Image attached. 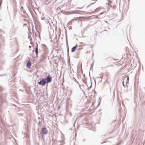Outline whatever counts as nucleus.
<instances>
[{"label": "nucleus", "instance_id": "1", "mask_svg": "<svg viewBox=\"0 0 145 145\" xmlns=\"http://www.w3.org/2000/svg\"><path fill=\"white\" fill-rule=\"evenodd\" d=\"M129 78L128 76H126V77L123 78L122 79H123V80L124 81V82L125 81V85L127 87V91L128 90H129L131 89V88H128L129 87L128 86V84L129 83Z\"/></svg>", "mask_w": 145, "mask_h": 145}, {"label": "nucleus", "instance_id": "2", "mask_svg": "<svg viewBox=\"0 0 145 145\" xmlns=\"http://www.w3.org/2000/svg\"><path fill=\"white\" fill-rule=\"evenodd\" d=\"M39 80L40 81L38 82V83L39 85L43 86H45L47 83L44 78H40Z\"/></svg>", "mask_w": 145, "mask_h": 145}, {"label": "nucleus", "instance_id": "3", "mask_svg": "<svg viewBox=\"0 0 145 145\" xmlns=\"http://www.w3.org/2000/svg\"><path fill=\"white\" fill-rule=\"evenodd\" d=\"M48 131L47 128L44 127L41 129L40 133L41 135H46L48 133Z\"/></svg>", "mask_w": 145, "mask_h": 145}, {"label": "nucleus", "instance_id": "4", "mask_svg": "<svg viewBox=\"0 0 145 145\" xmlns=\"http://www.w3.org/2000/svg\"><path fill=\"white\" fill-rule=\"evenodd\" d=\"M47 83L50 82L52 81V78L50 74H48V76L44 78Z\"/></svg>", "mask_w": 145, "mask_h": 145}, {"label": "nucleus", "instance_id": "5", "mask_svg": "<svg viewBox=\"0 0 145 145\" xmlns=\"http://www.w3.org/2000/svg\"><path fill=\"white\" fill-rule=\"evenodd\" d=\"M31 65V63L29 60L26 64V66L28 68H30Z\"/></svg>", "mask_w": 145, "mask_h": 145}, {"label": "nucleus", "instance_id": "6", "mask_svg": "<svg viewBox=\"0 0 145 145\" xmlns=\"http://www.w3.org/2000/svg\"><path fill=\"white\" fill-rule=\"evenodd\" d=\"M35 53L36 54V57H38V45L37 44V47L35 48Z\"/></svg>", "mask_w": 145, "mask_h": 145}, {"label": "nucleus", "instance_id": "7", "mask_svg": "<svg viewBox=\"0 0 145 145\" xmlns=\"http://www.w3.org/2000/svg\"><path fill=\"white\" fill-rule=\"evenodd\" d=\"M77 45V44L74 46L71 49V52H75L76 49Z\"/></svg>", "mask_w": 145, "mask_h": 145}, {"label": "nucleus", "instance_id": "8", "mask_svg": "<svg viewBox=\"0 0 145 145\" xmlns=\"http://www.w3.org/2000/svg\"><path fill=\"white\" fill-rule=\"evenodd\" d=\"M31 34L32 33L31 32H29L28 34V38L30 39V41H31L32 40V38L31 37Z\"/></svg>", "mask_w": 145, "mask_h": 145}, {"label": "nucleus", "instance_id": "9", "mask_svg": "<svg viewBox=\"0 0 145 145\" xmlns=\"http://www.w3.org/2000/svg\"><path fill=\"white\" fill-rule=\"evenodd\" d=\"M65 37H66V44H67V46H68V41L67 35L66 32V33H65Z\"/></svg>", "mask_w": 145, "mask_h": 145}, {"label": "nucleus", "instance_id": "10", "mask_svg": "<svg viewBox=\"0 0 145 145\" xmlns=\"http://www.w3.org/2000/svg\"><path fill=\"white\" fill-rule=\"evenodd\" d=\"M110 6L112 8L114 9H115L116 8V5H115L114 6H112L111 5H110Z\"/></svg>", "mask_w": 145, "mask_h": 145}, {"label": "nucleus", "instance_id": "11", "mask_svg": "<svg viewBox=\"0 0 145 145\" xmlns=\"http://www.w3.org/2000/svg\"><path fill=\"white\" fill-rule=\"evenodd\" d=\"M121 81L122 82V85L123 87H125V84H124V81L123 80V79H122Z\"/></svg>", "mask_w": 145, "mask_h": 145}, {"label": "nucleus", "instance_id": "12", "mask_svg": "<svg viewBox=\"0 0 145 145\" xmlns=\"http://www.w3.org/2000/svg\"><path fill=\"white\" fill-rule=\"evenodd\" d=\"M95 3H92V4H89V5H88L87 7H86V8H88L89 7H90L92 5H93V4H94Z\"/></svg>", "mask_w": 145, "mask_h": 145}, {"label": "nucleus", "instance_id": "13", "mask_svg": "<svg viewBox=\"0 0 145 145\" xmlns=\"http://www.w3.org/2000/svg\"><path fill=\"white\" fill-rule=\"evenodd\" d=\"M79 85V87L80 88V89H81L82 91L83 92V93L84 94L85 93V92L82 89V88L81 87V86L80 85V84H78Z\"/></svg>", "mask_w": 145, "mask_h": 145}, {"label": "nucleus", "instance_id": "14", "mask_svg": "<svg viewBox=\"0 0 145 145\" xmlns=\"http://www.w3.org/2000/svg\"><path fill=\"white\" fill-rule=\"evenodd\" d=\"M93 64H94V62H93L92 63V64L91 65V67H90V69H92V68H93Z\"/></svg>", "mask_w": 145, "mask_h": 145}, {"label": "nucleus", "instance_id": "15", "mask_svg": "<svg viewBox=\"0 0 145 145\" xmlns=\"http://www.w3.org/2000/svg\"><path fill=\"white\" fill-rule=\"evenodd\" d=\"M91 85L89 86V88H88V89H89V88H91L92 87V82H91Z\"/></svg>", "mask_w": 145, "mask_h": 145}, {"label": "nucleus", "instance_id": "16", "mask_svg": "<svg viewBox=\"0 0 145 145\" xmlns=\"http://www.w3.org/2000/svg\"><path fill=\"white\" fill-rule=\"evenodd\" d=\"M41 122H39L38 123V125L40 126V127L41 126Z\"/></svg>", "mask_w": 145, "mask_h": 145}, {"label": "nucleus", "instance_id": "17", "mask_svg": "<svg viewBox=\"0 0 145 145\" xmlns=\"http://www.w3.org/2000/svg\"><path fill=\"white\" fill-rule=\"evenodd\" d=\"M73 80L75 82L76 81V80L75 79V78L74 77H73Z\"/></svg>", "mask_w": 145, "mask_h": 145}, {"label": "nucleus", "instance_id": "18", "mask_svg": "<svg viewBox=\"0 0 145 145\" xmlns=\"http://www.w3.org/2000/svg\"><path fill=\"white\" fill-rule=\"evenodd\" d=\"M12 106H14V107H16L17 106V105H16L14 104H12Z\"/></svg>", "mask_w": 145, "mask_h": 145}, {"label": "nucleus", "instance_id": "19", "mask_svg": "<svg viewBox=\"0 0 145 145\" xmlns=\"http://www.w3.org/2000/svg\"><path fill=\"white\" fill-rule=\"evenodd\" d=\"M31 41V45H33V43L32 41V40H31V41Z\"/></svg>", "mask_w": 145, "mask_h": 145}, {"label": "nucleus", "instance_id": "20", "mask_svg": "<svg viewBox=\"0 0 145 145\" xmlns=\"http://www.w3.org/2000/svg\"><path fill=\"white\" fill-rule=\"evenodd\" d=\"M2 2V0H0V5H1Z\"/></svg>", "mask_w": 145, "mask_h": 145}, {"label": "nucleus", "instance_id": "21", "mask_svg": "<svg viewBox=\"0 0 145 145\" xmlns=\"http://www.w3.org/2000/svg\"><path fill=\"white\" fill-rule=\"evenodd\" d=\"M41 19L42 20H44L45 19V17H42L41 18Z\"/></svg>", "mask_w": 145, "mask_h": 145}, {"label": "nucleus", "instance_id": "22", "mask_svg": "<svg viewBox=\"0 0 145 145\" xmlns=\"http://www.w3.org/2000/svg\"><path fill=\"white\" fill-rule=\"evenodd\" d=\"M104 12H101L99 14V15H102V14H103V13H104Z\"/></svg>", "mask_w": 145, "mask_h": 145}, {"label": "nucleus", "instance_id": "23", "mask_svg": "<svg viewBox=\"0 0 145 145\" xmlns=\"http://www.w3.org/2000/svg\"><path fill=\"white\" fill-rule=\"evenodd\" d=\"M18 114H20V115L21 116H23V114L22 113H21Z\"/></svg>", "mask_w": 145, "mask_h": 145}, {"label": "nucleus", "instance_id": "24", "mask_svg": "<svg viewBox=\"0 0 145 145\" xmlns=\"http://www.w3.org/2000/svg\"><path fill=\"white\" fill-rule=\"evenodd\" d=\"M42 135V138H44V136L45 135Z\"/></svg>", "mask_w": 145, "mask_h": 145}, {"label": "nucleus", "instance_id": "25", "mask_svg": "<svg viewBox=\"0 0 145 145\" xmlns=\"http://www.w3.org/2000/svg\"><path fill=\"white\" fill-rule=\"evenodd\" d=\"M67 61L68 63H70V60L69 59H68Z\"/></svg>", "mask_w": 145, "mask_h": 145}, {"label": "nucleus", "instance_id": "26", "mask_svg": "<svg viewBox=\"0 0 145 145\" xmlns=\"http://www.w3.org/2000/svg\"><path fill=\"white\" fill-rule=\"evenodd\" d=\"M82 8H79V7H78L77 8V9H81Z\"/></svg>", "mask_w": 145, "mask_h": 145}, {"label": "nucleus", "instance_id": "27", "mask_svg": "<svg viewBox=\"0 0 145 145\" xmlns=\"http://www.w3.org/2000/svg\"><path fill=\"white\" fill-rule=\"evenodd\" d=\"M90 102V101H87V103L88 104V103H89Z\"/></svg>", "mask_w": 145, "mask_h": 145}, {"label": "nucleus", "instance_id": "28", "mask_svg": "<svg viewBox=\"0 0 145 145\" xmlns=\"http://www.w3.org/2000/svg\"><path fill=\"white\" fill-rule=\"evenodd\" d=\"M99 8H96V11L98 10H99Z\"/></svg>", "mask_w": 145, "mask_h": 145}, {"label": "nucleus", "instance_id": "29", "mask_svg": "<svg viewBox=\"0 0 145 145\" xmlns=\"http://www.w3.org/2000/svg\"><path fill=\"white\" fill-rule=\"evenodd\" d=\"M108 2H109L110 3H112V1H109V0H108Z\"/></svg>", "mask_w": 145, "mask_h": 145}, {"label": "nucleus", "instance_id": "30", "mask_svg": "<svg viewBox=\"0 0 145 145\" xmlns=\"http://www.w3.org/2000/svg\"><path fill=\"white\" fill-rule=\"evenodd\" d=\"M75 82H76L78 84H79V82H78L77 81H76Z\"/></svg>", "mask_w": 145, "mask_h": 145}, {"label": "nucleus", "instance_id": "31", "mask_svg": "<svg viewBox=\"0 0 145 145\" xmlns=\"http://www.w3.org/2000/svg\"><path fill=\"white\" fill-rule=\"evenodd\" d=\"M93 105H94V103H92L91 106H93Z\"/></svg>", "mask_w": 145, "mask_h": 145}, {"label": "nucleus", "instance_id": "32", "mask_svg": "<svg viewBox=\"0 0 145 145\" xmlns=\"http://www.w3.org/2000/svg\"><path fill=\"white\" fill-rule=\"evenodd\" d=\"M29 48H31V46H29Z\"/></svg>", "mask_w": 145, "mask_h": 145}, {"label": "nucleus", "instance_id": "33", "mask_svg": "<svg viewBox=\"0 0 145 145\" xmlns=\"http://www.w3.org/2000/svg\"><path fill=\"white\" fill-rule=\"evenodd\" d=\"M107 4L108 5H109V6L110 5L109 3H106V4Z\"/></svg>", "mask_w": 145, "mask_h": 145}, {"label": "nucleus", "instance_id": "34", "mask_svg": "<svg viewBox=\"0 0 145 145\" xmlns=\"http://www.w3.org/2000/svg\"><path fill=\"white\" fill-rule=\"evenodd\" d=\"M99 78H101V79H102L103 78V77H99Z\"/></svg>", "mask_w": 145, "mask_h": 145}, {"label": "nucleus", "instance_id": "35", "mask_svg": "<svg viewBox=\"0 0 145 145\" xmlns=\"http://www.w3.org/2000/svg\"><path fill=\"white\" fill-rule=\"evenodd\" d=\"M1 5H0V9H1Z\"/></svg>", "mask_w": 145, "mask_h": 145}, {"label": "nucleus", "instance_id": "36", "mask_svg": "<svg viewBox=\"0 0 145 145\" xmlns=\"http://www.w3.org/2000/svg\"><path fill=\"white\" fill-rule=\"evenodd\" d=\"M120 144L119 143V144H118L117 145H120Z\"/></svg>", "mask_w": 145, "mask_h": 145}, {"label": "nucleus", "instance_id": "37", "mask_svg": "<svg viewBox=\"0 0 145 145\" xmlns=\"http://www.w3.org/2000/svg\"><path fill=\"white\" fill-rule=\"evenodd\" d=\"M94 92H95V94H96V93H97V92H96L95 91H94Z\"/></svg>", "mask_w": 145, "mask_h": 145}, {"label": "nucleus", "instance_id": "38", "mask_svg": "<svg viewBox=\"0 0 145 145\" xmlns=\"http://www.w3.org/2000/svg\"><path fill=\"white\" fill-rule=\"evenodd\" d=\"M99 18V19H101V18H100V17H98V18Z\"/></svg>", "mask_w": 145, "mask_h": 145}, {"label": "nucleus", "instance_id": "39", "mask_svg": "<svg viewBox=\"0 0 145 145\" xmlns=\"http://www.w3.org/2000/svg\"><path fill=\"white\" fill-rule=\"evenodd\" d=\"M84 83L85 84H86V82H84Z\"/></svg>", "mask_w": 145, "mask_h": 145}, {"label": "nucleus", "instance_id": "40", "mask_svg": "<svg viewBox=\"0 0 145 145\" xmlns=\"http://www.w3.org/2000/svg\"><path fill=\"white\" fill-rule=\"evenodd\" d=\"M85 141V139H84L83 140V141Z\"/></svg>", "mask_w": 145, "mask_h": 145}, {"label": "nucleus", "instance_id": "41", "mask_svg": "<svg viewBox=\"0 0 145 145\" xmlns=\"http://www.w3.org/2000/svg\"><path fill=\"white\" fill-rule=\"evenodd\" d=\"M82 86H84V84H83V85H82Z\"/></svg>", "mask_w": 145, "mask_h": 145}, {"label": "nucleus", "instance_id": "42", "mask_svg": "<svg viewBox=\"0 0 145 145\" xmlns=\"http://www.w3.org/2000/svg\"><path fill=\"white\" fill-rule=\"evenodd\" d=\"M38 119H40V118H38Z\"/></svg>", "mask_w": 145, "mask_h": 145}, {"label": "nucleus", "instance_id": "43", "mask_svg": "<svg viewBox=\"0 0 145 145\" xmlns=\"http://www.w3.org/2000/svg\"><path fill=\"white\" fill-rule=\"evenodd\" d=\"M105 142H103V143H102V144H103V143H105Z\"/></svg>", "mask_w": 145, "mask_h": 145}, {"label": "nucleus", "instance_id": "44", "mask_svg": "<svg viewBox=\"0 0 145 145\" xmlns=\"http://www.w3.org/2000/svg\"><path fill=\"white\" fill-rule=\"evenodd\" d=\"M82 81L84 82V81L83 80H82Z\"/></svg>", "mask_w": 145, "mask_h": 145}, {"label": "nucleus", "instance_id": "45", "mask_svg": "<svg viewBox=\"0 0 145 145\" xmlns=\"http://www.w3.org/2000/svg\"><path fill=\"white\" fill-rule=\"evenodd\" d=\"M79 11L80 12H82V11Z\"/></svg>", "mask_w": 145, "mask_h": 145}, {"label": "nucleus", "instance_id": "46", "mask_svg": "<svg viewBox=\"0 0 145 145\" xmlns=\"http://www.w3.org/2000/svg\"><path fill=\"white\" fill-rule=\"evenodd\" d=\"M1 75H0V76H1Z\"/></svg>", "mask_w": 145, "mask_h": 145}, {"label": "nucleus", "instance_id": "47", "mask_svg": "<svg viewBox=\"0 0 145 145\" xmlns=\"http://www.w3.org/2000/svg\"><path fill=\"white\" fill-rule=\"evenodd\" d=\"M74 35V36H75L76 35Z\"/></svg>", "mask_w": 145, "mask_h": 145}]
</instances>
